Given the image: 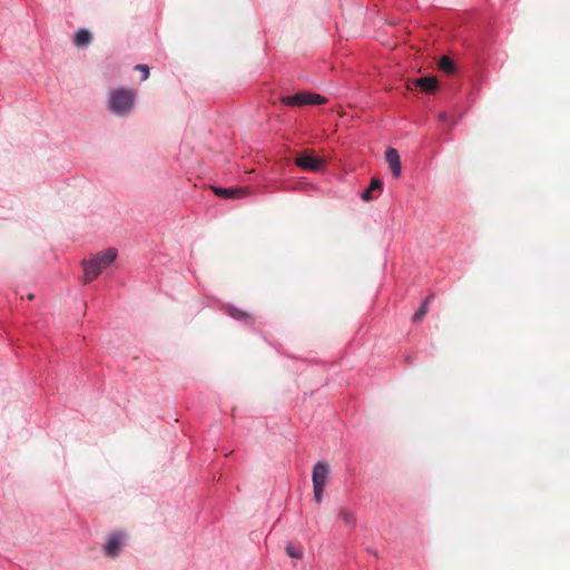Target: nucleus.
<instances>
[{"label":"nucleus","mask_w":570,"mask_h":570,"mask_svg":"<svg viewBox=\"0 0 570 570\" xmlns=\"http://www.w3.org/2000/svg\"><path fill=\"white\" fill-rule=\"evenodd\" d=\"M213 191L216 196L223 197V198H242L248 195L247 188H222V187H212Z\"/></svg>","instance_id":"6e6552de"},{"label":"nucleus","mask_w":570,"mask_h":570,"mask_svg":"<svg viewBox=\"0 0 570 570\" xmlns=\"http://www.w3.org/2000/svg\"><path fill=\"white\" fill-rule=\"evenodd\" d=\"M282 104L291 107L308 106V105H323L327 99L318 94L303 91L295 95L282 97Z\"/></svg>","instance_id":"7ed1b4c3"},{"label":"nucleus","mask_w":570,"mask_h":570,"mask_svg":"<svg viewBox=\"0 0 570 570\" xmlns=\"http://www.w3.org/2000/svg\"><path fill=\"white\" fill-rule=\"evenodd\" d=\"M428 305H429V299L424 301L422 303V305L420 306V308L414 313L413 315V321L414 322H419L420 320H422L424 317V315L426 314L428 312Z\"/></svg>","instance_id":"dca6fc26"},{"label":"nucleus","mask_w":570,"mask_h":570,"mask_svg":"<svg viewBox=\"0 0 570 570\" xmlns=\"http://www.w3.org/2000/svg\"><path fill=\"white\" fill-rule=\"evenodd\" d=\"M125 542V534L121 532L112 533L105 543L104 551L109 557H115L119 553L122 543Z\"/></svg>","instance_id":"39448f33"},{"label":"nucleus","mask_w":570,"mask_h":570,"mask_svg":"<svg viewBox=\"0 0 570 570\" xmlns=\"http://www.w3.org/2000/svg\"><path fill=\"white\" fill-rule=\"evenodd\" d=\"M330 475V466L327 463L318 461L313 468L312 482L313 487L325 488Z\"/></svg>","instance_id":"20e7f679"},{"label":"nucleus","mask_w":570,"mask_h":570,"mask_svg":"<svg viewBox=\"0 0 570 570\" xmlns=\"http://www.w3.org/2000/svg\"><path fill=\"white\" fill-rule=\"evenodd\" d=\"M141 73V80H146L149 77V68L147 65H137L135 67Z\"/></svg>","instance_id":"a211bd4d"},{"label":"nucleus","mask_w":570,"mask_h":570,"mask_svg":"<svg viewBox=\"0 0 570 570\" xmlns=\"http://www.w3.org/2000/svg\"><path fill=\"white\" fill-rule=\"evenodd\" d=\"M340 518L342 519L344 524L351 530H354L356 528L357 521L354 511L348 509H341Z\"/></svg>","instance_id":"9d476101"},{"label":"nucleus","mask_w":570,"mask_h":570,"mask_svg":"<svg viewBox=\"0 0 570 570\" xmlns=\"http://www.w3.org/2000/svg\"><path fill=\"white\" fill-rule=\"evenodd\" d=\"M28 298H29V299H32V298H33V295H32V294H29V295H28Z\"/></svg>","instance_id":"aec40b11"},{"label":"nucleus","mask_w":570,"mask_h":570,"mask_svg":"<svg viewBox=\"0 0 570 570\" xmlns=\"http://www.w3.org/2000/svg\"><path fill=\"white\" fill-rule=\"evenodd\" d=\"M439 118H440L441 120L445 119V114H443V112H442V114H440V115H439Z\"/></svg>","instance_id":"6ab92c4d"},{"label":"nucleus","mask_w":570,"mask_h":570,"mask_svg":"<svg viewBox=\"0 0 570 570\" xmlns=\"http://www.w3.org/2000/svg\"><path fill=\"white\" fill-rule=\"evenodd\" d=\"M228 314L233 318L244 322H249V320L252 318L250 315H248L246 312L237 309L236 307L229 308Z\"/></svg>","instance_id":"4468645a"},{"label":"nucleus","mask_w":570,"mask_h":570,"mask_svg":"<svg viewBox=\"0 0 570 570\" xmlns=\"http://www.w3.org/2000/svg\"><path fill=\"white\" fill-rule=\"evenodd\" d=\"M439 67L446 73H452L454 71V65L452 60L445 56L440 59Z\"/></svg>","instance_id":"2eb2a0df"},{"label":"nucleus","mask_w":570,"mask_h":570,"mask_svg":"<svg viewBox=\"0 0 570 570\" xmlns=\"http://www.w3.org/2000/svg\"><path fill=\"white\" fill-rule=\"evenodd\" d=\"M295 164L303 169L317 171L322 168L323 161L312 155H302L295 159Z\"/></svg>","instance_id":"0eeeda50"},{"label":"nucleus","mask_w":570,"mask_h":570,"mask_svg":"<svg viewBox=\"0 0 570 570\" xmlns=\"http://www.w3.org/2000/svg\"><path fill=\"white\" fill-rule=\"evenodd\" d=\"M135 99L136 92L131 89H114L108 96V108L117 116H127L134 109Z\"/></svg>","instance_id":"f03ea898"},{"label":"nucleus","mask_w":570,"mask_h":570,"mask_svg":"<svg viewBox=\"0 0 570 570\" xmlns=\"http://www.w3.org/2000/svg\"><path fill=\"white\" fill-rule=\"evenodd\" d=\"M383 186V183L379 178H373L370 186L362 193L361 198L364 202H370L374 198L373 191L374 190H381Z\"/></svg>","instance_id":"1a4fd4ad"},{"label":"nucleus","mask_w":570,"mask_h":570,"mask_svg":"<svg viewBox=\"0 0 570 570\" xmlns=\"http://www.w3.org/2000/svg\"><path fill=\"white\" fill-rule=\"evenodd\" d=\"M90 41H91V35L88 30L80 29L76 32L75 43L78 47H86L90 43Z\"/></svg>","instance_id":"f8f14e48"},{"label":"nucleus","mask_w":570,"mask_h":570,"mask_svg":"<svg viewBox=\"0 0 570 570\" xmlns=\"http://www.w3.org/2000/svg\"><path fill=\"white\" fill-rule=\"evenodd\" d=\"M285 551L288 557L293 559H301L303 558V548L299 546H296L292 542H288L285 547Z\"/></svg>","instance_id":"ddd939ff"},{"label":"nucleus","mask_w":570,"mask_h":570,"mask_svg":"<svg viewBox=\"0 0 570 570\" xmlns=\"http://www.w3.org/2000/svg\"><path fill=\"white\" fill-rule=\"evenodd\" d=\"M116 257L117 250L115 248H107L91 256L88 261H83L85 281L90 283L96 279L102 271L115 262Z\"/></svg>","instance_id":"f257e3e1"},{"label":"nucleus","mask_w":570,"mask_h":570,"mask_svg":"<svg viewBox=\"0 0 570 570\" xmlns=\"http://www.w3.org/2000/svg\"><path fill=\"white\" fill-rule=\"evenodd\" d=\"M416 86L421 87L426 92H432L436 88V79L432 77H422L416 79Z\"/></svg>","instance_id":"9b49d317"},{"label":"nucleus","mask_w":570,"mask_h":570,"mask_svg":"<svg viewBox=\"0 0 570 570\" xmlns=\"http://www.w3.org/2000/svg\"><path fill=\"white\" fill-rule=\"evenodd\" d=\"M385 160L391 169L392 175L399 178L402 173L400 155L396 149L387 148L385 150Z\"/></svg>","instance_id":"423d86ee"},{"label":"nucleus","mask_w":570,"mask_h":570,"mask_svg":"<svg viewBox=\"0 0 570 570\" xmlns=\"http://www.w3.org/2000/svg\"><path fill=\"white\" fill-rule=\"evenodd\" d=\"M324 490L325 488L313 487L314 500L316 503L322 502Z\"/></svg>","instance_id":"f3484780"}]
</instances>
